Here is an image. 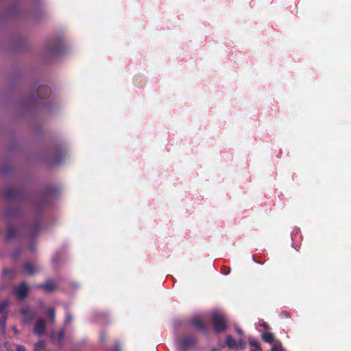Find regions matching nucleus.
Returning <instances> with one entry per match:
<instances>
[{
  "mask_svg": "<svg viewBox=\"0 0 351 351\" xmlns=\"http://www.w3.org/2000/svg\"><path fill=\"white\" fill-rule=\"evenodd\" d=\"M270 351H282V346L281 343L274 344Z\"/></svg>",
  "mask_w": 351,
  "mask_h": 351,
  "instance_id": "23",
  "label": "nucleus"
},
{
  "mask_svg": "<svg viewBox=\"0 0 351 351\" xmlns=\"http://www.w3.org/2000/svg\"><path fill=\"white\" fill-rule=\"evenodd\" d=\"M236 331L240 335H242L243 334V330L241 328H237Z\"/></svg>",
  "mask_w": 351,
  "mask_h": 351,
  "instance_id": "31",
  "label": "nucleus"
},
{
  "mask_svg": "<svg viewBox=\"0 0 351 351\" xmlns=\"http://www.w3.org/2000/svg\"><path fill=\"white\" fill-rule=\"evenodd\" d=\"M114 351H121L120 345L119 343H117L114 346Z\"/></svg>",
  "mask_w": 351,
  "mask_h": 351,
  "instance_id": "30",
  "label": "nucleus"
},
{
  "mask_svg": "<svg viewBox=\"0 0 351 351\" xmlns=\"http://www.w3.org/2000/svg\"><path fill=\"white\" fill-rule=\"evenodd\" d=\"M66 153L64 149L60 146L55 147L49 156V161L52 165L61 163L66 158Z\"/></svg>",
  "mask_w": 351,
  "mask_h": 351,
  "instance_id": "3",
  "label": "nucleus"
},
{
  "mask_svg": "<svg viewBox=\"0 0 351 351\" xmlns=\"http://www.w3.org/2000/svg\"><path fill=\"white\" fill-rule=\"evenodd\" d=\"M29 287L25 282H21L19 286L14 287V294L20 300H24L28 293Z\"/></svg>",
  "mask_w": 351,
  "mask_h": 351,
  "instance_id": "6",
  "label": "nucleus"
},
{
  "mask_svg": "<svg viewBox=\"0 0 351 351\" xmlns=\"http://www.w3.org/2000/svg\"><path fill=\"white\" fill-rule=\"evenodd\" d=\"M65 330L64 328L61 329L56 335L53 334L51 338L53 341L58 345H61L64 337Z\"/></svg>",
  "mask_w": 351,
  "mask_h": 351,
  "instance_id": "12",
  "label": "nucleus"
},
{
  "mask_svg": "<svg viewBox=\"0 0 351 351\" xmlns=\"http://www.w3.org/2000/svg\"><path fill=\"white\" fill-rule=\"evenodd\" d=\"M231 271V269L230 267H226V266H221V272L224 274V275H228L230 274Z\"/></svg>",
  "mask_w": 351,
  "mask_h": 351,
  "instance_id": "24",
  "label": "nucleus"
},
{
  "mask_svg": "<svg viewBox=\"0 0 351 351\" xmlns=\"http://www.w3.org/2000/svg\"><path fill=\"white\" fill-rule=\"evenodd\" d=\"M211 322L216 332L219 333L226 330L228 325L225 317L218 313H213Z\"/></svg>",
  "mask_w": 351,
  "mask_h": 351,
  "instance_id": "2",
  "label": "nucleus"
},
{
  "mask_svg": "<svg viewBox=\"0 0 351 351\" xmlns=\"http://www.w3.org/2000/svg\"><path fill=\"white\" fill-rule=\"evenodd\" d=\"M16 351H26V349L24 346L23 345H19L16 347Z\"/></svg>",
  "mask_w": 351,
  "mask_h": 351,
  "instance_id": "29",
  "label": "nucleus"
},
{
  "mask_svg": "<svg viewBox=\"0 0 351 351\" xmlns=\"http://www.w3.org/2000/svg\"><path fill=\"white\" fill-rule=\"evenodd\" d=\"M210 351H217V349L215 348H213Z\"/></svg>",
  "mask_w": 351,
  "mask_h": 351,
  "instance_id": "34",
  "label": "nucleus"
},
{
  "mask_svg": "<svg viewBox=\"0 0 351 351\" xmlns=\"http://www.w3.org/2000/svg\"><path fill=\"white\" fill-rule=\"evenodd\" d=\"M4 195L7 200L16 203L31 202L37 210H41L49 205L52 202L53 194L49 191L43 192L38 199L32 202L30 195L24 191L16 188L10 187L5 189Z\"/></svg>",
  "mask_w": 351,
  "mask_h": 351,
  "instance_id": "1",
  "label": "nucleus"
},
{
  "mask_svg": "<svg viewBox=\"0 0 351 351\" xmlns=\"http://www.w3.org/2000/svg\"><path fill=\"white\" fill-rule=\"evenodd\" d=\"M24 268L29 276H32L35 273L34 265L30 262H27L24 265Z\"/></svg>",
  "mask_w": 351,
  "mask_h": 351,
  "instance_id": "17",
  "label": "nucleus"
},
{
  "mask_svg": "<svg viewBox=\"0 0 351 351\" xmlns=\"http://www.w3.org/2000/svg\"><path fill=\"white\" fill-rule=\"evenodd\" d=\"M261 326L263 327H264L265 329H268L269 328V326L267 325V324H266L265 322H264L263 324H261Z\"/></svg>",
  "mask_w": 351,
  "mask_h": 351,
  "instance_id": "32",
  "label": "nucleus"
},
{
  "mask_svg": "<svg viewBox=\"0 0 351 351\" xmlns=\"http://www.w3.org/2000/svg\"><path fill=\"white\" fill-rule=\"evenodd\" d=\"M106 333H105V332H102V333L101 334V340H104V339L106 338Z\"/></svg>",
  "mask_w": 351,
  "mask_h": 351,
  "instance_id": "33",
  "label": "nucleus"
},
{
  "mask_svg": "<svg viewBox=\"0 0 351 351\" xmlns=\"http://www.w3.org/2000/svg\"><path fill=\"white\" fill-rule=\"evenodd\" d=\"M47 314L49 316V322L51 324H54L55 321H56L55 308L53 307L49 308L47 311Z\"/></svg>",
  "mask_w": 351,
  "mask_h": 351,
  "instance_id": "16",
  "label": "nucleus"
},
{
  "mask_svg": "<svg viewBox=\"0 0 351 351\" xmlns=\"http://www.w3.org/2000/svg\"><path fill=\"white\" fill-rule=\"evenodd\" d=\"M190 324L201 332L206 333L207 331V326L206 324L199 318L191 319L190 320Z\"/></svg>",
  "mask_w": 351,
  "mask_h": 351,
  "instance_id": "8",
  "label": "nucleus"
},
{
  "mask_svg": "<svg viewBox=\"0 0 351 351\" xmlns=\"http://www.w3.org/2000/svg\"><path fill=\"white\" fill-rule=\"evenodd\" d=\"M197 342V338L194 336H183L176 341L177 346L181 351L195 349Z\"/></svg>",
  "mask_w": 351,
  "mask_h": 351,
  "instance_id": "4",
  "label": "nucleus"
},
{
  "mask_svg": "<svg viewBox=\"0 0 351 351\" xmlns=\"http://www.w3.org/2000/svg\"><path fill=\"white\" fill-rule=\"evenodd\" d=\"M51 93V90L47 86H40L36 91L37 97L38 99H43L48 97Z\"/></svg>",
  "mask_w": 351,
  "mask_h": 351,
  "instance_id": "9",
  "label": "nucleus"
},
{
  "mask_svg": "<svg viewBox=\"0 0 351 351\" xmlns=\"http://www.w3.org/2000/svg\"><path fill=\"white\" fill-rule=\"evenodd\" d=\"M16 232L15 229L13 227H9L7 234H6V236H5V239L7 241H9V240L14 238L16 237Z\"/></svg>",
  "mask_w": 351,
  "mask_h": 351,
  "instance_id": "18",
  "label": "nucleus"
},
{
  "mask_svg": "<svg viewBox=\"0 0 351 351\" xmlns=\"http://www.w3.org/2000/svg\"><path fill=\"white\" fill-rule=\"evenodd\" d=\"M16 274V271L13 269H4L3 270V277L8 280L13 279Z\"/></svg>",
  "mask_w": 351,
  "mask_h": 351,
  "instance_id": "14",
  "label": "nucleus"
},
{
  "mask_svg": "<svg viewBox=\"0 0 351 351\" xmlns=\"http://www.w3.org/2000/svg\"><path fill=\"white\" fill-rule=\"evenodd\" d=\"M21 313L25 317V322H29L36 316L35 312H32L31 309L28 306H25L21 310Z\"/></svg>",
  "mask_w": 351,
  "mask_h": 351,
  "instance_id": "10",
  "label": "nucleus"
},
{
  "mask_svg": "<svg viewBox=\"0 0 351 351\" xmlns=\"http://www.w3.org/2000/svg\"><path fill=\"white\" fill-rule=\"evenodd\" d=\"M8 306V302L6 300L0 302V314L3 313Z\"/></svg>",
  "mask_w": 351,
  "mask_h": 351,
  "instance_id": "21",
  "label": "nucleus"
},
{
  "mask_svg": "<svg viewBox=\"0 0 351 351\" xmlns=\"http://www.w3.org/2000/svg\"><path fill=\"white\" fill-rule=\"evenodd\" d=\"M285 316H287V317H288V316L289 315V314L288 313H287V312H286V313H285Z\"/></svg>",
  "mask_w": 351,
  "mask_h": 351,
  "instance_id": "35",
  "label": "nucleus"
},
{
  "mask_svg": "<svg viewBox=\"0 0 351 351\" xmlns=\"http://www.w3.org/2000/svg\"><path fill=\"white\" fill-rule=\"evenodd\" d=\"M237 347L241 350H243L245 348V343L242 339H240L238 341H237Z\"/></svg>",
  "mask_w": 351,
  "mask_h": 351,
  "instance_id": "22",
  "label": "nucleus"
},
{
  "mask_svg": "<svg viewBox=\"0 0 351 351\" xmlns=\"http://www.w3.org/2000/svg\"><path fill=\"white\" fill-rule=\"evenodd\" d=\"M39 289H43L47 292H51L56 289V285L51 280H47L44 284L38 285Z\"/></svg>",
  "mask_w": 351,
  "mask_h": 351,
  "instance_id": "11",
  "label": "nucleus"
},
{
  "mask_svg": "<svg viewBox=\"0 0 351 351\" xmlns=\"http://www.w3.org/2000/svg\"><path fill=\"white\" fill-rule=\"evenodd\" d=\"M226 344L229 349H232V350L235 349L237 347V345L236 340L230 335H228L226 337Z\"/></svg>",
  "mask_w": 351,
  "mask_h": 351,
  "instance_id": "13",
  "label": "nucleus"
},
{
  "mask_svg": "<svg viewBox=\"0 0 351 351\" xmlns=\"http://www.w3.org/2000/svg\"><path fill=\"white\" fill-rule=\"evenodd\" d=\"M46 330L45 321L43 319H38L34 326V332L38 335H42Z\"/></svg>",
  "mask_w": 351,
  "mask_h": 351,
  "instance_id": "7",
  "label": "nucleus"
},
{
  "mask_svg": "<svg viewBox=\"0 0 351 351\" xmlns=\"http://www.w3.org/2000/svg\"><path fill=\"white\" fill-rule=\"evenodd\" d=\"M45 348V343L43 341H39L34 346V351H43Z\"/></svg>",
  "mask_w": 351,
  "mask_h": 351,
  "instance_id": "19",
  "label": "nucleus"
},
{
  "mask_svg": "<svg viewBox=\"0 0 351 351\" xmlns=\"http://www.w3.org/2000/svg\"><path fill=\"white\" fill-rule=\"evenodd\" d=\"M20 254L21 251L19 250H17L12 254V258L14 260H16L19 256Z\"/></svg>",
  "mask_w": 351,
  "mask_h": 351,
  "instance_id": "26",
  "label": "nucleus"
},
{
  "mask_svg": "<svg viewBox=\"0 0 351 351\" xmlns=\"http://www.w3.org/2000/svg\"><path fill=\"white\" fill-rule=\"evenodd\" d=\"M40 229H41V223H40V222L36 223L32 227L33 235L35 236L40 231Z\"/></svg>",
  "mask_w": 351,
  "mask_h": 351,
  "instance_id": "20",
  "label": "nucleus"
},
{
  "mask_svg": "<svg viewBox=\"0 0 351 351\" xmlns=\"http://www.w3.org/2000/svg\"><path fill=\"white\" fill-rule=\"evenodd\" d=\"M48 53L52 56H58L62 53L63 43L59 38L49 40L46 45Z\"/></svg>",
  "mask_w": 351,
  "mask_h": 351,
  "instance_id": "5",
  "label": "nucleus"
},
{
  "mask_svg": "<svg viewBox=\"0 0 351 351\" xmlns=\"http://www.w3.org/2000/svg\"><path fill=\"white\" fill-rule=\"evenodd\" d=\"M6 215L9 217L15 216L18 215V211L12 212L10 209L8 210Z\"/></svg>",
  "mask_w": 351,
  "mask_h": 351,
  "instance_id": "28",
  "label": "nucleus"
},
{
  "mask_svg": "<svg viewBox=\"0 0 351 351\" xmlns=\"http://www.w3.org/2000/svg\"><path fill=\"white\" fill-rule=\"evenodd\" d=\"M263 340L268 343H272L274 341V337L271 332H263L261 335Z\"/></svg>",
  "mask_w": 351,
  "mask_h": 351,
  "instance_id": "15",
  "label": "nucleus"
},
{
  "mask_svg": "<svg viewBox=\"0 0 351 351\" xmlns=\"http://www.w3.org/2000/svg\"><path fill=\"white\" fill-rule=\"evenodd\" d=\"M73 320V317L72 315L69 313H67L66 315V318H65V321H64V323L66 324H68L69 323H70L71 321Z\"/></svg>",
  "mask_w": 351,
  "mask_h": 351,
  "instance_id": "25",
  "label": "nucleus"
},
{
  "mask_svg": "<svg viewBox=\"0 0 351 351\" xmlns=\"http://www.w3.org/2000/svg\"><path fill=\"white\" fill-rule=\"evenodd\" d=\"M250 344L252 346H254L256 348H259V346H260L259 343L257 341H256V340H250Z\"/></svg>",
  "mask_w": 351,
  "mask_h": 351,
  "instance_id": "27",
  "label": "nucleus"
}]
</instances>
